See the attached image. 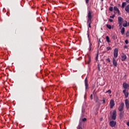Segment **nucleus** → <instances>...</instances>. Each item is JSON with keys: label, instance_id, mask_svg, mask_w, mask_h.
<instances>
[{"label": "nucleus", "instance_id": "obj_1", "mask_svg": "<svg viewBox=\"0 0 129 129\" xmlns=\"http://www.w3.org/2000/svg\"><path fill=\"white\" fill-rule=\"evenodd\" d=\"M92 12L89 11L87 15V24L90 28H91V24L92 23Z\"/></svg>", "mask_w": 129, "mask_h": 129}, {"label": "nucleus", "instance_id": "obj_2", "mask_svg": "<svg viewBox=\"0 0 129 129\" xmlns=\"http://www.w3.org/2000/svg\"><path fill=\"white\" fill-rule=\"evenodd\" d=\"M123 87L124 89L123 90V93H124V94L125 95V97L126 98H127V97H128V92L127 91H126V89H127V88H128L129 85L126 84V83H123Z\"/></svg>", "mask_w": 129, "mask_h": 129}, {"label": "nucleus", "instance_id": "obj_3", "mask_svg": "<svg viewBox=\"0 0 129 129\" xmlns=\"http://www.w3.org/2000/svg\"><path fill=\"white\" fill-rule=\"evenodd\" d=\"M118 22L119 24V27H120V29H121L122 27V22H123V20L122 19V18L119 17L118 18Z\"/></svg>", "mask_w": 129, "mask_h": 129}, {"label": "nucleus", "instance_id": "obj_4", "mask_svg": "<svg viewBox=\"0 0 129 129\" xmlns=\"http://www.w3.org/2000/svg\"><path fill=\"white\" fill-rule=\"evenodd\" d=\"M113 56H114L113 58H117V56H118V49L115 48L114 49Z\"/></svg>", "mask_w": 129, "mask_h": 129}, {"label": "nucleus", "instance_id": "obj_5", "mask_svg": "<svg viewBox=\"0 0 129 129\" xmlns=\"http://www.w3.org/2000/svg\"><path fill=\"white\" fill-rule=\"evenodd\" d=\"M124 106V103H121L120 105L118 107V110L119 111H122L123 110V107Z\"/></svg>", "mask_w": 129, "mask_h": 129}, {"label": "nucleus", "instance_id": "obj_6", "mask_svg": "<svg viewBox=\"0 0 129 129\" xmlns=\"http://www.w3.org/2000/svg\"><path fill=\"white\" fill-rule=\"evenodd\" d=\"M110 126H111V127H114L115 125H116V122L114 121H110L109 122Z\"/></svg>", "mask_w": 129, "mask_h": 129}, {"label": "nucleus", "instance_id": "obj_7", "mask_svg": "<svg viewBox=\"0 0 129 129\" xmlns=\"http://www.w3.org/2000/svg\"><path fill=\"white\" fill-rule=\"evenodd\" d=\"M116 118V110H114L113 111V114L112 115V119H115Z\"/></svg>", "mask_w": 129, "mask_h": 129}, {"label": "nucleus", "instance_id": "obj_8", "mask_svg": "<svg viewBox=\"0 0 129 129\" xmlns=\"http://www.w3.org/2000/svg\"><path fill=\"white\" fill-rule=\"evenodd\" d=\"M113 106H114V101H113V100H111L110 101V108H113Z\"/></svg>", "mask_w": 129, "mask_h": 129}, {"label": "nucleus", "instance_id": "obj_9", "mask_svg": "<svg viewBox=\"0 0 129 129\" xmlns=\"http://www.w3.org/2000/svg\"><path fill=\"white\" fill-rule=\"evenodd\" d=\"M125 104L127 109H129V101L128 99L125 100Z\"/></svg>", "mask_w": 129, "mask_h": 129}, {"label": "nucleus", "instance_id": "obj_10", "mask_svg": "<svg viewBox=\"0 0 129 129\" xmlns=\"http://www.w3.org/2000/svg\"><path fill=\"white\" fill-rule=\"evenodd\" d=\"M113 65L116 67L117 66V61H116L115 58H113Z\"/></svg>", "mask_w": 129, "mask_h": 129}, {"label": "nucleus", "instance_id": "obj_11", "mask_svg": "<svg viewBox=\"0 0 129 129\" xmlns=\"http://www.w3.org/2000/svg\"><path fill=\"white\" fill-rule=\"evenodd\" d=\"M126 59V55L125 54H123L121 55V60L122 61H124V60H125Z\"/></svg>", "mask_w": 129, "mask_h": 129}, {"label": "nucleus", "instance_id": "obj_12", "mask_svg": "<svg viewBox=\"0 0 129 129\" xmlns=\"http://www.w3.org/2000/svg\"><path fill=\"white\" fill-rule=\"evenodd\" d=\"M120 29L121 30L120 32L121 33V35H124V32L125 31V28L124 27H122L121 28V29Z\"/></svg>", "mask_w": 129, "mask_h": 129}, {"label": "nucleus", "instance_id": "obj_13", "mask_svg": "<svg viewBox=\"0 0 129 129\" xmlns=\"http://www.w3.org/2000/svg\"><path fill=\"white\" fill-rule=\"evenodd\" d=\"M85 85L86 86V89H87V88H88V84L87 83V78H86L85 80Z\"/></svg>", "mask_w": 129, "mask_h": 129}, {"label": "nucleus", "instance_id": "obj_14", "mask_svg": "<svg viewBox=\"0 0 129 129\" xmlns=\"http://www.w3.org/2000/svg\"><path fill=\"white\" fill-rule=\"evenodd\" d=\"M114 10L116 13H118V14H119V10H118V8L116 7H114Z\"/></svg>", "mask_w": 129, "mask_h": 129}, {"label": "nucleus", "instance_id": "obj_15", "mask_svg": "<svg viewBox=\"0 0 129 129\" xmlns=\"http://www.w3.org/2000/svg\"><path fill=\"white\" fill-rule=\"evenodd\" d=\"M125 11L127 13L129 12V5H127L125 8Z\"/></svg>", "mask_w": 129, "mask_h": 129}, {"label": "nucleus", "instance_id": "obj_16", "mask_svg": "<svg viewBox=\"0 0 129 129\" xmlns=\"http://www.w3.org/2000/svg\"><path fill=\"white\" fill-rule=\"evenodd\" d=\"M106 41H107L108 43H110V40H109V37L106 36Z\"/></svg>", "mask_w": 129, "mask_h": 129}, {"label": "nucleus", "instance_id": "obj_17", "mask_svg": "<svg viewBox=\"0 0 129 129\" xmlns=\"http://www.w3.org/2000/svg\"><path fill=\"white\" fill-rule=\"evenodd\" d=\"M125 23L123 24V27H127V21H125Z\"/></svg>", "mask_w": 129, "mask_h": 129}, {"label": "nucleus", "instance_id": "obj_18", "mask_svg": "<svg viewBox=\"0 0 129 129\" xmlns=\"http://www.w3.org/2000/svg\"><path fill=\"white\" fill-rule=\"evenodd\" d=\"M126 5V3L125 2H123L122 4V9H123L124 8V7H125Z\"/></svg>", "mask_w": 129, "mask_h": 129}, {"label": "nucleus", "instance_id": "obj_19", "mask_svg": "<svg viewBox=\"0 0 129 129\" xmlns=\"http://www.w3.org/2000/svg\"><path fill=\"white\" fill-rule=\"evenodd\" d=\"M78 129H83L82 128V125L80 123L78 126Z\"/></svg>", "mask_w": 129, "mask_h": 129}, {"label": "nucleus", "instance_id": "obj_20", "mask_svg": "<svg viewBox=\"0 0 129 129\" xmlns=\"http://www.w3.org/2000/svg\"><path fill=\"white\" fill-rule=\"evenodd\" d=\"M106 27L107 28H108V29H109V30L111 29V25H110L107 24Z\"/></svg>", "mask_w": 129, "mask_h": 129}, {"label": "nucleus", "instance_id": "obj_21", "mask_svg": "<svg viewBox=\"0 0 129 129\" xmlns=\"http://www.w3.org/2000/svg\"><path fill=\"white\" fill-rule=\"evenodd\" d=\"M109 11H110V12H112V11H113V7H110L109 8Z\"/></svg>", "mask_w": 129, "mask_h": 129}, {"label": "nucleus", "instance_id": "obj_22", "mask_svg": "<svg viewBox=\"0 0 129 129\" xmlns=\"http://www.w3.org/2000/svg\"><path fill=\"white\" fill-rule=\"evenodd\" d=\"M86 120H87L86 118H84L83 119H80V121H86Z\"/></svg>", "mask_w": 129, "mask_h": 129}, {"label": "nucleus", "instance_id": "obj_23", "mask_svg": "<svg viewBox=\"0 0 129 129\" xmlns=\"http://www.w3.org/2000/svg\"><path fill=\"white\" fill-rule=\"evenodd\" d=\"M106 93H109V94H110V93H111V91L109 90L106 92Z\"/></svg>", "mask_w": 129, "mask_h": 129}, {"label": "nucleus", "instance_id": "obj_24", "mask_svg": "<svg viewBox=\"0 0 129 129\" xmlns=\"http://www.w3.org/2000/svg\"><path fill=\"white\" fill-rule=\"evenodd\" d=\"M91 46H92V44H91V43L90 44V47L89 48V51H91Z\"/></svg>", "mask_w": 129, "mask_h": 129}, {"label": "nucleus", "instance_id": "obj_25", "mask_svg": "<svg viewBox=\"0 0 129 129\" xmlns=\"http://www.w3.org/2000/svg\"><path fill=\"white\" fill-rule=\"evenodd\" d=\"M126 37H129V32L128 31L126 32Z\"/></svg>", "mask_w": 129, "mask_h": 129}, {"label": "nucleus", "instance_id": "obj_26", "mask_svg": "<svg viewBox=\"0 0 129 129\" xmlns=\"http://www.w3.org/2000/svg\"><path fill=\"white\" fill-rule=\"evenodd\" d=\"M115 17V15H113L112 16H110V18L113 19V18H114Z\"/></svg>", "mask_w": 129, "mask_h": 129}, {"label": "nucleus", "instance_id": "obj_27", "mask_svg": "<svg viewBox=\"0 0 129 129\" xmlns=\"http://www.w3.org/2000/svg\"><path fill=\"white\" fill-rule=\"evenodd\" d=\"M109 21L110 22V23H112V22H113V20L111 19H109Z\"/></svg>", "mask_w": 129, "mask_h": 129}, {"label": "nucleus", "instance_id": "obj_28", "mask_svg": "<svg viewBox=\"0 0 129 129\" xmlns=\"http://www.w3.org/2000/svg\"><path fill=\"white\" fill-rule=\"evenodd\" d=\"M125 44H128V40H125Z\"/></svg>", "mask_w": 129, "mask_h": 129}, {"label": "nucleus", "instance_id": "obj_29", "mask_svg": "<svg viewBox=\"0 0 129 129\" xmlns=\"http://www.w3.org/2000/svg\"><path fill=\"white\" fill-rule=\"evenodd\" d=\"M111 48L110 47H107V51H109V50H110Z\"/></svg>", "mask_w": 129, "mask_h": 129}, {"label": "nucleus", "instance_id": "obj_30", "mask_svg": "<svg viewBox=\"0 0 129 129\" xmlns=\"http://www.w3.org/2000/svg\"><path fill=\"white\" fill-rule=\"evenodd\" d=\"M90 98H91V99H93V95H91Z\"/></svg>", "mask_w": 129, "mask_h": 129}, {"label": "nucleus", "instance_id": "obj_31", "mask_svg": "<svg viewBox=\"0 0 129 129\" xmlns=\"http://www.w3.org/2000/svg\"><path fill=\"white\" fill-rule=\"evenodd\" d=\"M85 2L86 4H88V3L89 2V0H85Z\"/></svg>", "mask_w": 129, "mask_h": 129}, {"label": "nucleus", "instance_id": "obj_32", "mask_svg": "<svg viewBox=\"0 0 129 129\" xmlns=\"http://www.w3.org/2000/svg\"><path fill=\"white\" fill-rule=\"evenodd\" d=\"M103 103H105V99H103Z\"/></svg>", "mask_w": 129, "mask_h": 129}, {"label": "nucleus", "instance_id": "obj_33", "mask_svg": "<svg viewBox=\"0 0 129 129\" xmlns=\"http://www.w3.org/2000/svg\"><path fill=\"white\" fill-rule=\"evenodd\" d=\"M120 116H122V112H121L120 113Z\"/></svg>", "mask_w": 129, "mask_h": 129}, {"label": "nucleus", "instance_id": "obj_34", "mask_svg": "<svg viewBox=\"0 0 129 129\" xmlns=\"http://www.w3.org/2000/svg\"><path fill=\"white\" fill-rule=\"evenodd\" d=\"M107 60L108 61V62H110V59L109 58H107Z\"/></svg>", "mask_w": 129, "mask_h": 129}, {"label": "nucleus", "instance_id": "obj_35", "mask_svg": "<svg viewBox=\"0 0 129 129\" xmlns=\"http://www.w3.org/2000/svg\"><path fill=\"white\" fill-rule=\"evenodd\" d=\"M98 58V54H97L96 56V60H97Z\"/></svg>", "mask_w": 129, "mask_h": 129}, {"label": "nucleus", "instance_id": "obj_36", "mask_svg": "<svg viewBox=\"0 0 129 129\" xmlns=\"http://www.w3.org/2000/svg\"><path fill=\"white\" fill-rule=\"evenodd\" d=\"M126 124H127V125H128V126H129V121H128V122H127L126 123Z\"/></svg>", "mask_w": 129, "mask_h": 129}, {"label": "nucleus", "instance_id": "obj_37", "mask_svg": "<svg viewBox=\"0 0 129 129\" xmlns=\"http://www.w3.org/2000/svg\"><path fill=\"white\" fill-rule=\"evenodd\" d=\"M126 3H129V0H125Z\"/></svg>", "mask_w": 129, "mask_h": 129}]
</instances>
